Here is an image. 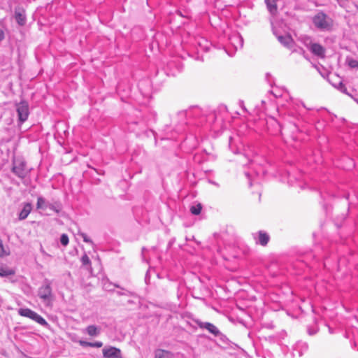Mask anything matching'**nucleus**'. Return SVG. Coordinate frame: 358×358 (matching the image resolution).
I'll return each mask as SVG.
<instances>
[{
    "label": "nucleus",
    "instance_id": "nucleus-6",
    "mask_svg": "<svg viewBox=\"0 0 358 358\" xmlns=\"http://www.w3.org/2000/svg\"><path fill=\"white\" fill-rule=\"evenodd\" d=\"M227 112V107L225 106H220L217 110L210 113L205 117L206 121L212 126L213 129H217V124L222 127L223 122V117L220 115L221 113Z\"/></svg>",
    "mask_w": 358,
    "mask_h": 358
},
{
    "label": "nucleus",
    "instance_id": "nucleus-38",
    "mask_svg": "<svg viewBox=\"0 0 358 358\" xmlns=\"http://www.w3.org/2000/svg\"><path fill=\"white\" fill-rule=\"evenodd\" d=\"M149 83V81L148 80H145V81H141V82L139 83L138 87H139L140 90H141V87H142L144 83Z\"/></svg>",
    "mask_w": 358,
    "mask_h": 358
},
{
    "label": "nucleus",
    "instance_id": "nucleus-29",
    "mask_svg": "<svg viewBox=\"0 0 358 358\" xmlns=\"http://www.w3.org/2000/svg\"><path fill=\"white\" fill-rule=\"evenodd\" d=\"M336 89L340 90L341 92L344 94H348L347 88L345 85L343 83V82L340 81L338 85H333Z\"/></svg>",
    "mask_w": 358,
    "mask_h": 358
},
{
    "label": "nucleus",
    "instance_id": "nucleus-35",
    "mask_svg": "<svg viewBox=\"0 0 358 358\" xmlns=\"http://www.w3.org/2000/svg\"><path fill=\"white\" fill-rule=\"evenodd\" d=\"M78 343L82 347H90V342L80 340Z\"/></svg>",
    "mask_w": 358,
    "mask_h": 358
},
{
    "label": "nucleus",
    "instance_id": "nucleus-5",
    "mask_svg": "<svg viewBox=\"0 0 358 358\" xmlns=\"http://www.w3.org/2000/svg\"><path fill=\"white\" fill-rule=\"evenodd\" d=\"M15 109L17 113V124L21 126L25 122L29 115V106L27 101L22 100L15 103Z\"/></svg>",
    "mask_w": 358,
    "mask_h": 358
},
{
    "label": "nucleus",
    "instance_id": "nucleus-42",
    "mask_svg": "<svg viewBox=\"0 0 358 358\" xmlns=\"http://www.w3.org/2000/svg\"><path fill=\"white\" fill-rule=\"evenodd\" d=\"M231 141H232V138H231V137H230V138H229V148H231Z\"/></svg>",
    "mask_w": 358,
    "mask_h": 358
},
{
    "label": "nucleus",
    "instance_id": "nucleus-7",
    "mask_svg": "<svg viewBox=\"0 0 358 358\" xmlns=\"http://www.w3.org/2000/svg\"><path fill=\"white\" fill-rule=\"evenodd\" d=\"M17 313L20 316L28 317L44 327H48L49 326V324L42 316L29 308H20L18 309Z\"/></svg>",
    "mask_w": 358,
    "mask_h": 358
},
{
    "label": "nucleus",
    "instance_id": "nucleus-30",
    "mask_svg": "<svg viewBox=\"0 0 358 358\" xmlns=\"http://www.w3.org/2000/svg\"><path fill=\"white\" fill-rule=\"evenodd\" d=\"M60 243L62 245L66 246L69 244V236L66 234H62L59 238Z\"/></svg>",
    "mask_w": 358,
    "mask_h": 358
},
{
    "label": "nucleus",
    "instance_id": "nucleus-47",
    "mask_svg": "<svg viewBox=\"0 0 358 358\" xmlns=\"http://www.w3.org/2000/svg\"><path fill=\"white\" fill-rule=\"evenodd\" d=\"M268 76H270V74L269 73H266V77L268 78Z\"/></svg>",
    "mask_w": 358,
    "mask_h": 358
},
{
    "label": "nucleus",
    "instance_id": "nucleus-19",
    "mask_svg": "<svg viewBox=\"0 0 358 358\" xmlns=\"http://www.w3.org/2000/svg\"><path fill=\"white\" fill-rule=\"evenodd\" d=\"M129 129L132 131H137L143 130L146 127V122L145 120H142L140 121H134L129 122Z\"/></svg>",
    "mask_w": 358,
    "mask_h": 358
},
{
    "label": "nucleus",
    "instance_id": "nucleus-11",
    "mask_svg": "<svg viewBox=\"0 0 358 358\" xmlns=\"http://www.w3.org/2000/svg\"><path fill=\"white\" fill-rule=\"evenodd\" d=\"M196 324L199 328L206 329L210 334H212L213 336L216 337L223 336V334L220 332L218 328L210 322L197 321Z\"/></svg>",
    "mask_w": 358,
    "mask_h": 358
},
{
    "label": "nucleus",
    "instance_id": "nucleus-24",
    "mask_svg": "<svg viewBox=\"0 0 358 358\" xmlns=\"http://www.w3.org/2000/svg\"><path fill=\"white\" fill-rule=\"evenodd\" d=\"M82 266L86 268L91 267V261L87 254H84L80 259Z\"/></svg>",
    "mask_w": 358,
    "mask_h": 358
},
{
    "label": "nucleus",
    "instance_id": "nucleus-45",
    "mask_svg": "<svg viewBox=\"0 0 358 358\" xmlns=\"http://www.w3.org/2000/svg\"><path fill=\"white\" fill-rule=\"evenodd\" d=\"M230 149H232L231 147L230 148ZM231 152H234V153H236V151H234V150H231Z\"/></svg>",
    "mask_w": 358,
    "mask_h": 358
},
{
    "label": "nucleus",
    "instance_id": "nucleus-37",
    "mask_svg": "<svg viewBox=\"0 0 358 358\" xmlns=\"http://www.w3.org/2000/svg\"><path fill=\"white\" fill-rule=\"evenodd\" d=\"M5 37V34H4V32L0 28V42L3 40Z\"/></svg>",
    "mask_w": 358,
    "mask_h": 358
},
{
    "label": "nucleus",
    "instance_id": "nucleus-15",
    "mask_svg": "<svg viewBox=\"0 0 358 358\" xmlns=\"http://www.w3.org/2000/svg\"><path fill=\"white\" fill-rule=\"evenodd\" d=\"M273 33L276 36L278 41L285 47L291 48L293 46L294 41L290 35H278L275 31Z\"/></svg>",
    "mask_w": 358,
    "mask_h": 358
},
{
    "label": "nucleus",
    "instance_id": "nucleus-36",
    "mask_svg": "<svg viewBox=\"0 0 358 358\" xmlns=\"http://www.w3.org/2000/svg\"><path fill=\"white\" fill-rule=\"evenodd\" d=\"M245 175L246 178L248 179V184H249V185L252 186V180H251L250 174L248 172H245Z\"/></svg>",
    "mask_w": 358,
    "mask_h": 358
},
{
    "label": "nucleus",
    "instance_id": "nucleus-41",
    "mask_svg": "<svg viewBox=\"0 0 358 358\" xmlns=\"http://www.w3.org/2000/svg\"><path fill=\"white\" fill-rule=\"evenodd\" d=\"M239 105L244 110H246L245 106H244V103L243 101H241V103H239Z\"/></svg>",
    "mask_w": 358,
    "mask_h": 358
},
{
    "label": "nucleus",
    "instance_id": "nucleus-27",
    "mask_svg": "<svg viewBox=\"0 0 358 358\" xmlns=\"http://www.w3.org/2000/svg\"><path fill=\"white\" fill-rule=\"evenodd\" d=\"M121 291H116V294L118 296H131L134 295V292L127 289H125L124 288H122L120 287Z\"/></svg>",
    "mask_w": 358,
    "mask_h": 358
},
{
    "label": "nucleus",
    "instance_id": "nucleus-13",
    "mask_svg": "<svg viewBox=\"0 0 358 358\" xmlns=\"http://www.w3.org/2000/svg\"><path fill=\"white\" fill-rule=\"evenodd\" d=\"M102 352L104 358H122L121 350L115 347H105Z\"/></svg>",
    "mask_w": 358,
    "mask_h": 358
},
{
    "label": "nucleus",
    "instance_id": "nucleus-44",
    "mask_svg": "<svg viewBox=\"0 0 358 358\" xmlns=\"http://www.w3.org/2000/svg\"><path fill=\"white\" fill-rule=\"evenodd\" d=\"M227 54H228L229 56H231V57H232V56H233V54H231V53H229V52H227Z\"/></svg>",
    "mask_w": 358,
    "mask_h": 358
},
{
    "label": "nucleus",
    "instance_id": "nucleus-21",
    "mask_svg": "<svg viewBox=\"0 0 358 358\" xmlns=\"http://www.w3.org/2000/svg\"><path fill=\"white\" fill-rule=\"evenodd\" d=\"M277 1L278 0H265L267 9L272 15H276L278 12Z\"/></svg>",
    "mask_w": 358,
    "mask_h": 358
},
{
    "label": "nucleus",
    "instance_id": "nucleus-8",
    "mask_svg": "<svg viewBox=\"0 0 358 358\" xmlns=\"http://www.w3.org/2000/svg\"><path fill=\"white\" fill-rule=\"evenodd\" d=\"M36 208L42 210H45L48 208L56 213H59L62 210V204L59 201L50 203L43 196H38L37 199Z\"/></svg>",
    "mask_w": 358,
    "mask_h": 358
},
{
    "label": "nucleus",
    "instance_id": "nucleus-25",
    "mask_svg": "<svg viewBox=\"0 0 358 358\" xmlns=\"http://www.w3.org/2000/svg\"><path fill=\"white\" fill-rule=\"evenodd\" d=\"M201 210H202V206L199 203L196 205L192 206L190 208L191 213L194 215H199L201 213Z\"/></svg>",
    "mask_w": 358,
    "mask_h": 358
},
{
    "label": "nucleus",
    "instance_id": "nucleus-9",
    "mask_svg": "<svg viewBox=\"0 0 358 358\" xmlns=\"http://www.w3.org/2000/svg\"><path fill=\"white\" fill-rule=\"evenodd\" d=\"M195 45H196V49L198 54L195 59H202V57H200L199 54L200 52H208L210 47V43L205 38L199 37L196 39Z\"/></svg>",
    "mask_w": 358,
    "mask_h": 358
},
{
    "label": "nucleus",
    "instance_id": "nucleus-33",
    "mask_svg": "<svg viewBox=\"0 0 358 358\" xmlns=\"http://www.w3.org/2000/svg\"><path fill=\"white\" fill-rule=\"evenodd\" d=\"M308 334L310 336H313V335H315L317 331H318V329L317 327H308Z\"/></svg>",
    "mask_w": 358,
    "mask_h": 358
},
{
    "label": "nucleus",
    "instance_id": "nucleus-1",
    "mask_svg": "<svg viewBox=\"0 0 358 358\" xmlns=\"http://www.w3.org/2000/svg\"><path fill=\"white\" fill-rule=\"evenodd\" d=\"M201 115V109L196 106L193 107L188 110L179 111L176 117L175 122L177 123L175 126L176 127L172 131L169 126H166L164 130L165 136L162 138V139L176 140V134H181L185 131V126L187 124V117H192L194 118H197Z\"/></svg>",
    "mask_w": 358,
    "mask_h": 358
},
{
    "label": "nucleus",
    "instance_id": "nucleus-22",
    "mask_svg": "<svg viewBox=\"0 0 358 358\" xmlns=\"http://www.w3.org/2000/svg\"><path fill=\"white\" fill-rule=\"evenodd\" d=\"M15 271L13 268H9L8 266L1 264H0V276L8 277L13 275Z\"/></svg>",
    "mask_w": 358,
    "mask_h": 358
},
{
    "label": "nucleus",
    "instance_id": "nucleus-40",
    "mask_svg": "<svg viewBox=\"0 0 358 358\" xmlns=\"http://www.w3.org/2000/svg\"><path fill=\"white\" fill-rule=\"evenodd\" d=\"M268 340H269L271 342H275V336H269V337H268Z\"/></svg>",
    "mask_w": 358,
    "mask_h": 358
},
{
    "label": "nucleus",
    "instance_id": "nucleus-31",
    "mask_svg": "<svg viewBox=\"0 0 358 358\" xmlns=\"http://www.w3.org/2000/svg\"><path fill=\"white\" fill-rule=\"evenodd\" d=\"M9 255V252H8L3 244V241L0 240V257H3V256H6Z\"/></svg>",
    "mask_w": 358,
    "mask_h": 358
},
{
    "label": "nucleus",
    "instance_id": "nucleus-23",
    "mask_svg": "<svg viewBox=\"0 0 358 358\" xmlns=\"http://www.w3.org/2000/svg\"><path fill=\"white\" fill-rule=\"evenodd\" d=\"M85 332L91 336H96L100 334V329L96 325H89L85 329Z\"/></svg>",
    "mask_w": 358,
    "mask_h": 358
},
{
    "label": "nucleus",
    "instance_id": "nucleus-39",
    "mask_svg": "<svg viewBox=\"0 0 358 358\" xmlns=\"http://www.w3.org/2000/svg\"><path fill=\"white\" fill-rule=\"evenodd\" d=\"M209 182H210V184L213 185L217 186V187H219V186H220L218 183H217L216 182H215V181H213V180H209Z\"/></svg>",
    "mask_w": 358,
    "mask_h": 358
},
{
    "label": "nucleus",
    "instance_id": "nucleus-28",
    "mask_svg": "<svg viewBox=\"0 0 358 358\" xmlns=\"http://www.w3.org/2000/svg\"><path fill=\"white\" fill-rule=\"evenodd\" d=\"M347 63L348 64V66L350 67V68H352V69H357L358 68V61L353 59V58H347Z\"/></svg>",
    "mask_w": 358,
    "mask_h": 358
},
{
    "label": "nucleus",
    "instance_id": "nucleus-17",
    "mask_svg": "<svg viewBox=\"0 0 358 358\" xmlns=\"http://www.w3.org/2000/svg\"><path fill=\"white\" fill-rule=\"evenodd\" d=\"M229 39L236 50L238 48H242L243 45V38L239 34H235L231 36Z\"/></svg>",
    "mask_w": 358,
    "mask_h": 358
},
{
    "label": "nucleus",
    "instance_id": "nucleus-4",
    "mask_svg": "<svg viewBox=\"0 0 358 358\" xmlns=\"http://www.w3.org/2000/svg\"><path fill=\"white\" fill-rule=\"evenodd\" d=\"M12 172L18 178L24 179L29 173L27 168L26 162L21 158H15L13 160Z\"/></svg>",
    "mask_w": 358,
    "mask_h": 358
},
{
    "label": "nucleus",
    "instance_id": "nucleus-3",
    "mask_svg": "<svg viewBox=\"0 0 358 358\" xmlns=\"http://www.w3.org/2000/svg\"><path fill=\"white\" fill-rule=\"evenodd\" d=\"M51 285V280L45 278L38 289V297L48 305L52 302L53 297Z\"/></svg>",
    "mask_w": 358,
    "mask_h": 358
},
{
    "label": "nucleus",
    "instance_id": "nucleus-18",
    "mask_svg": "<svg viewBox=\"0 0 358 358\" xmlns=\"http://www.w3.org/2000/svg\"><path fill=\"white\" fill-rule=\"evenodd\" d=\"M32 210V205L30 203H24L22 209L18 213L19 220H25Z\"/></svg>",
    "mask_w": 358,
    "mask_h": 358
},
{
    "label": "nucleus",
    "instance_id": "nucleus-14",
    "mask_svg": "<svg viewBox=\"0 0 358 358\" xmlns=\"http://www.w3.org/2000/svg\"><path fill=\"white\" fill-rule=\"evenodd\" d=\"M308 349V345L306 342L298 341L293 346V356H295V352L297 353L299 357H301Z\"/></svg>",
    "mask_w": 358,
    "mask_h": 358
},
{
    "label": "nucleus",
    "instance_id": "nucleus-32",
    "mask_svg": "<svg viewBox=\"0 0 358 358\" xmlns=\"http://www.w3.org/2000/svg\"><path fill=\"white\" fill-rule=\"evenodd\" d=\"M80 236L83 238V240L85 243H89L92 245H94L93 241L92 239L85 233H81Z\"/></svg>",
    "mask_w": 358,
    "mask_h": 358
},
{
    "label": "nucleus",
    "instance_id": "nucleus-34",
    "mask_svg": "<svg viewBox=\"0 0 358 358\" xmlns=\"http://www.w3.org/2000/svg\"><path fill=\"white\" fill-rule=\"evenodd\" d=\"M103 346V343L101 341L90 342V347L101 348Z\"/></svg>",
    "mask_w": 358,
    "mask_h": 358
},
{
    "label": "nucleus",
    "instance_id": "nucleus-46",
    "mask_svg": "<svg viewBox=\"0 0 358 358\" xmlns=\"http://www.w3.org/2000/svg\"><path fill=\"white\" fill-rule=\"evenodd\" d=\"M230 149H232L231 147L230 148ZM231 152H234V153H236V151H234V150H231Z\"/></svg>",
    "mask_w": 358,
    "mask_h": 358
},
{
    "label": "nucleus",
    "instance_id": "nucleus-43",
    "mask_svg": "<svg viewBox=\"0 0 358 358\" xmlns=\"http://www.w3.org/2000/svg\"><path fill=\"white\" fill-rule=\"evenodd\" d=\"M317 71L320 72V73L322 76H324V75H323V73H322V71H320V68H319V67H317Z\"/></svg>",
    "mask_w": 358,
    "mask_h": 358
},
{
    "label": "nucleus",
    "instance_id": "nucleus-20",
    "mask_svg": "<svg viewBox=\"0 0 358 358\" xmlns=\"http://www.w3.org/2000/svg\"><path fill=\"white\" fill-rule=\"evenodd\" d=\"M154 355L155 358H175L172 352L160 348L155 350Z\"/></svg>",
    "mask_w": 358,
    "mask_h": 358
},
{
    "label": "nucleus",
    "instance_id": "nucleus-12",
    "mask_svg": "<svg viewBox=\"0 0 358 358\" xmlns=\"http://www.w3.org/2000/svg\"><path fill=\"white\" fill-rule=\"evenodd\" d=\"M306 45L314 55L320 58H324L325 57V49L320 44L310 41L309 43H306Z\"/></svg>",
    "mask_w": 358,
    "mask_h": 358
},
{
    "label": "nucleus",
    "instance_id": "nucleus-10",
    "mask_svg": "<svg viewBox=\"0 0 358 358\" xmlns=\"http://www.w3.org/2000/svg\"><path fill=\"white\" fill-rule=\"evenodd\" d=\"M252 237L256 244L264 247L266 246L270 241L269 234L262 230L258 231L256 233H253Z\"/></svg>",
    "mask_w": 358,
    "mask_h": 358
},
{
    "label": "nucleus",
    "instance_id": "nucleus-2",
    "mask_svg": "<svg viewBox=\"0 0 358 358\" xmlns=\"http://www.w3.org/2000/svg\"><path fill=\"white\" fill-rule=\"evenodd\" d=\"M313 23L320 31H329L332 29L334 21L326 13L320 11L313 17Z\"/></svg>",
    "mask_w": 358,
    "mask_h": 358
},
{
    "label": "nucleus",
    "instance_id": "nucleus-16",
    "mask_svg": "<svg viewBox=\"0 0 358 358\" xmlns=\"http://www.w3.org/2000/svg\"><path fill=\"white\" fill-rule=\"evenodd\" d=\"M15 19L20 26H24L27 22L25 11L21 8L15 10Z\"/></svg>",
    "mask_w": 358,
    "mask_h": 358
},
{
    "label": "nucleus",
    "instance_id": "nucleus-26",
    "mask_svg": "<svg viewBox=\"0 0 358 358\" xmlns=\"http://www.w3.org/2000/svg\"><path fill=\"white\" fill-rule=\"evenodd\" d=\"M114 287L120 288V286L110 282H104L103 284V289L108 292H114Z\"/></svg>",
    "mask_w": 358,
    "mask_h": 358
}]
</instances>
